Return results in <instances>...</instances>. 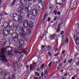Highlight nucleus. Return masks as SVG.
<instances>
[{
  "mask_svg": "<svg viewBox=\"0 0 79 79\" xmlns=\"http://www.w3.org/2000/svg\"><path fill=\"white\" fill-rule=\"evenodd\" d=\"M24 41L22 40V39L20 40V41L19 42V44L20 45V47L19 48V50H21V49H23L24 48Z\"/></svg>",
  "mask_w": 79,
  "mask_h": 79,
  "instance_id": "6e6552de",
  "label": "nucleus"
},
{
  "mask_svg": "<svg viewBox=\"0 0 79 79\" xmlns=\"http://www.w3.org/2000/svg\"><path fill=\"white\" fill-rule=\"evenodd\" d=\"M32 0H22L21 1V4L22 5H25V4H27V3L28 2H31Z\"/></svg>",
  "mask_w": 79,
  "mask_h": 79,
  "instance_id": "9b49d317",
  "label": "nucleus"
},
{
  "mask_svg": "<svg viewBox=\"0 0 79 79\" xmlns=\"http://www.w3.org/2000/svg\"><path fill=\"white\" fill-rule=\"evenodd\" d=\"M54 13L55 15H56V14H57V12L56 11H54Z\"/></svg>",
  "mask_w": 79,
  "mask_h": 79,
  "instance_id": "4c0bfd02",
  "label": "nucleus"
},
{
  "mask_svg": "<svg viewBox=\"0 0 79 79\" xmlns=\"http://www.w3.org/2000/svg\"><path fill=\"white\" fill-rule=\"evenodd\" d=\"M16 0H14L12 1V3L10 4V5L11 6H14L15 5V3H16Z\"/></svg>",
  "mask_w": 79,
  "mask_h": 79,
  "instance_id": "aec40b11",
  "label": "nucleus"
},
{
  "mask_svg": "<svg viewBox=\"0 0 79 79\" xmlns=\"http://www.w3.org/2000/svg\"><path fill=\"white\" fill-rule=\"evenodd\" d=\"M48 54L50 55V52H49L48 53Z\"/></svg>",
  "mask_w": 79,
  "mask_h": 79,
  "instance_id": "338daca9",
  "label": "nucleus"
},
{
  "mask_svg": "<svg viewBox=\"0 0 79 79\" xmlns=\"http://www.w3.org/2000/svg\"><path fill=\"white\" fill-rule=\"evenodd\" d=\"M38 14V10L34 9L31 12L29 10L27 11V17L29 19H35Z\"/></svg>",
  "mask_w": 79,
  "mask_h": 79,
  "instance_id": "f03ea898",
  "label": "nucleus"
},
{
  "mask_svg": "<svg viewBox=\"0 0 79 79\" xmlns=\"http://www.w3.org/2000/svg\"><path fill=\"white\" fill-rule=\"evenodd\" d=\"M11 50V51H8L6 52H11L12 50H13V48L11 47H10L9 46L6 47L5 49H2L1 50V52L0 53V59L2 61V63H5L7 62V59H6V55L5 54V50Z\"/></svg>",
  "mask_w": 79,
  "mask_h": 79,
  "instance_id": "f257e3e1",
  "label": "nucleus"
},
{
  "mask_svg": "<svg viewBox=\"0 0 79 79\" xmlns=\"http://www.w3.org/2000/svg\"><path fill=\"white\" fill-rule=\"evenodd\" d=\"M41 75L42 77H43L44 76V72H42L41 73Z\"/></svg>",
  "mask_w": 79,
  "mask_h": 79,
  "instance_id": "79ce46f5",
  "label": "nucleus"
},
{
  "mask_svg": "<svg viewBox=\"0 0 79 79\" xmlns=\"http://www.w3.org/2000/svg\"><path fill=\"white\" fill-rule=\"evenodd\" d=\"M71 71H73V68H72L71 69Z\"/></svg>",
  "mask_w": 79,
  "mask_h": 79,
  "instance_id": "774afa93",
  "label": "nucleus"
},
{
  "mask_svg": "<svg viewBox=\"0 0 79 79\" xmlns=\"http://www.w3.org/2000/svg\"><path fill=\"white\" fill-rule=\"evenodd\" d=\"M26 5H25V6H25V11L26 10Z\"/></svg>",
  "mask_w": 79,
  "mask_h": 79,
  "instance_id": "680f3d73",
  "label": "nucleus"
},
{
  "mask_svg": "<svg viewBox=\"0 0 79 79\" xmlns=\"http://www.w3.org/2000/svg\"><path fill=\"white\" fill-rule=\"evenodd\" d=\"M69 42V39L68 38H66V43H67V44H68V42Z\"/></svg>",
  "mask_w": 79,
  "mask_h": 79,
  "instance_id": "7c9ffc66",
  "label": "nucleus"
},
{
  "mask_svg": "<svg viewBox=\"0 0 79 79\" xmlns=\"http://www.w3.org/2000/svg\"><path fill=\"white\" fill-rule=\"evenodd\" d=\"M44 66H45V64H42V66H41L40 67V69H43V68H44Z\"/></svg>",
  "mask_w": 79,
  "mask_h": 79,
  "instance_id": "393cba45",
  "label": "nucleus"
},
{
  "mask_svg": "<svg viewBox=\"0 0 79 79\" xmlns=\"http://www.w3.org/2000/svg\"><path fill=\"white\" fill-rule=\"evenodd\" d=\"M4 26L5 27L4 29H9V28H11L12 26H14V25L13 24L12 26H10L9 22H6L4 24Z\"/></svg>",
  "mask_w": 79,
  "mask_h": 79,
  "instance_id": "1a4fd4ad",
  "label": "nucleus"
},
{
  "mask_svg": "<svg viewBox=\"0 0 79 79\" xmlns=\"http://www.w3.org/2000/svg\"><path fill=\"white\" fill-rule=\"evenodd\" d=\"M65 60H64V63H66L67 59L66 58H65Z\"/></svg>",
  "mask_w": 79,
  "mask_h": 79,
  "instance_id": "49530a36",
  "label": "nucleus"
},
{
  "mask_svg": "<svg viewBox=\"0 0 79 79\" xmlns=\"http://www.w3.org/2000/svg\"><path fill=\"white\" fill-rule=\"evenodd\" d=\"M56 19H57V17L56 16L55 17L54 19V21H55L56 20Z\"/></svg>",
  "mask_w": 79,
  "mask_h": 79,
  "instance_id": "58836bf2",
  "label": "nucleus"
},
{
  "mask_svg": "<svg viewBox=\"0 0 79 79\" xmlns=\"http://www.w3.org/2000/svg\"><path fill=\"white\" fill-rule=\"evenodd\" d=\"M8 15V14L6 13H4L3 14H1L0 15L1 16H3V15Z\"/></svg>",
  "mask_w": 79,
  "mask_h": 79,
  "instance_id": "2f4dec72",
  "label": "nucleus"
},
{
  "mask_svg": "<svg viewBox=\"0 0 79 79\" xmlns=\"http://www.w3.org/2000/svg\"><path fill=\"white\" fill-rule=\"evenodd\" d=\"M58 54L57 53L56 54H55V56H58Z\"/></svg>",
  "mask_w": 79,
  "mask_h": 79,
  "instance_id": "6e6d98bb",
  "label": "nucleus"
},
{
  "mask_svg": "<svg viewBox=\"0 0 79 79\" xmlns=\"http://www.w3.org/2000/svg\"><path fill=\"white\" fill-rule=\"evenodd\" d=\"M53 38H54V37H53V36L52 35H51L49 36V38L50 39H53Z\"/></svg>",
  "mask_w": 79,
  "mask_h": 79,
  "instance_id": "c756f323",
  "label": "nucleus"
},
{
  "mask_svg": "<svg viewBox=\"0 0 79 79\" xmlns=\"http://www.w3.org/2000/svg\"><path fill=\"white\" fill-rule=\"evenodd\" d=\"M5 35L3 34H3L2 33L0 34V38L1 39H3L5 37Z\"/></svg>",
  "mask_w": 79,
  "mask_h": 79,
  "instance_id": "a211bd4d",
  "label": "nucleus"
},
{
  "mask_svg": "<svg viewBox=\"0 0 79 79\" xmlns=\"http://www.w3.org/2000/svg\"><path fill=\"white\" fill-rule=\"evenodd\" d=\"M12 78L13 79H15V77L14 75H12Z\"/></svg>",
  "mask_w": 79,
  "mask_h": 79,
  "instance_id": "ea45409f",
  "label": "nucleus"
},
{
  "mask_svg": "<svg viewBox=\"0 0 79 79\" xmlns=\"http://www.w3.org/2000/svg\"><path fill=\"white\" fill-rule=\"evenodd\" d=\"M58 61H59V63H60V62H61V61H60V60H58Z\"/></svg>",
  "mask_w": 79,
  "mask_h": 79,
  "instance_id": "69168bd1",
  "label": "nucleus"
},
{
  "mask_svg": "<svg viewBox=\"0 0 79 79\" xmlns=\"http://www.w3.org/2000/svg\"><path fill=\"white\" fill-rule=\"evenodd\" d=\"M77 65H79V60L76 63Z\"/></svg>",
  "mask_w": 79,
  "mask_h": 79,
  "instance_id": "a18cd8bd",
  "label": "nucleus"
},
{
  "mask_svg": "<svg viewBox=\"0 0 79 79\" xmlns=\"http://www.w3.org/2000/svg\"><path fill=\"white\" fill-rule=\"evenodd\" d=\"M50 20H51L50 18V17H48V20H47V21H48V22L50 21Z\"/></svg>",
  "mask_w": 79,
  "mask_h": 79,
  "instance_id": "37998d69",
  "label": "nucleus"
},
{
  "mask_svg": "<svg viewBox=\"0 0 79 79\" xmlns=\"http://www.w3.org/2000/svg\"><path fill=\"white\" fill-rule=\"evenodd\" d=\"M45 47V46L44 45H43L42 46V47L41 48H44Z\"/></svg>",
  "mask_w": 79,
  "mask_h": 79,
  "instance_id": "09e8293b",
  "label": "nucleus"
},
{
  "mask_svg": "<svg viewBox=\"0 0 79 79\" xmlns=\"http://www.w3.org/2000/svg\"><path fill=\"white\" fill-rule=\"evenodd\" d=\"M29 66L28 65H27L26 66V68L27 69H28V68H29Z\"/></svg>",
  "mask_w": 79,
  "mask_h": 79,
  "instance_id": "c03bdc74",
  "label": "nucleus"
},
{
  "mask_svg": "<svg viewBox=\"0 0 79 79\" xmlns=\"http://www.w3.org/2000/svg\"><path fill=\"white\" fill-rule=\"evenodd\" d=\"M57 22H56V23H55L53 25V27H54V26H57Z\"/></svg>",
  "mask_w": 79,
  "mask_h": 79,
  "instance_id": "bb28decb",
  "label": "nucleus"
},
{
  "mask_svg": "<svg viewBox=\"0 0 79 79\" xmlns=\"http://www.w3.org/2000/svg\"><path fill=\"white\" fill-rule=\"evenodd\" d=\"M59 66H60V67L61 66H62V64L61 63L60 64H59Z\"/></svg>",
  "mask_w": 79,
  "mask_h": 79,
  "instance_id": "13d9d810",
  "label": "nucleus"
},
{
  "mask_svg": "<svg viewBox=\"0 0 79 79\" xmlns=\"http://www.w3.org/2000/svg\"><path fill=\"white\" fill-rule=\"evenodd\" d=\"M15 53L17 54V55L19 60H22V58H23V55H22V53H24L26 55H27V54H28V52L26 51H24L23 52L21 53L18 52V51H16L15 52Z\"/></svg>",
  "mask_w": 79,
  "mask_h": 79,
  "instance_id": "39448f33",
  "label": "nucleus"
},
{
  "mask_svg": "<svg viewBox=\"0 0 79 79\" xmlns=\"http://www.w3.org/2000/svg\"><path fill=\"white\" fill-rule=\"evenodd\" d=\"M64 33V31H61L60 34L61 35H62V34H63Z\"/></svg>",
  "mask_w": 79,
  "mask_h": 79,
  "instance_id": "de8ad7c7",
  "label": "nucleus"
},
{
  "mask_svg": "<svg viewBox=\"0 0 79 79\" xmlns=\"http://www.w3.org/2000/svg\"><path fill=\"white\" fill-rule=\"evenodd\" d=\"M37 63H34L33 64H31L30 66V69L31 71H33L34 69V65L35 64Z\"/></svg>",
  "mask_w": 79,
  "mask_h": 79,
  "instance_id": "2eb2a0df",
  "label": "nucleus"
},
{
  "mask_svg": "<svg viewBox=\"0 0 79 79\" xmlns=\"http://www.w3.org/2000/svg\"><path fill=\"white\" fill-rule=\"evenodd\" d=\"M12 16L13 20L14 21V22H13V25H14V27L16 26V23H17L16 20L18 19V18H19V16L17 14H15L13 15Z\"/></svg>",
  "mask_w": 79,
  "mask_h": 79,
  "instance_id": "423d86ee",
  "label": "nucleus"
},
{
  "mask_svg": "<svg viewBox=\"0 0 79 79\" xmlns=\"http://www.w3.org/2000/svg\"><path fill=\"white\" fill-rule=\"evenodd\" d=\"M37 71H40V68L39 67L37 68Z\"/></svg>",
  "mask_w": 79,
  "mask_h": 79,
  "instance_id": "603ef678",
  "label": "nucleus"
},
{
  "mask_svg": "<svg viewBox=\"0 0 79 79\" xmlns=\"http://www.w3.org/2000/svg\"><path fill=\"white\" fill-rule=\"evenodd\" d=\"M46 34H47V32H46V31H45L44 33V35H46Z\"/></svg>",
  "mask_w": 79,
  "mask_h": 79,
  "instance_id": "864d4df0",
  "label": "nucleus"
},
{
  "mask_svg": "<svg viewBox=\"0 0 79 79\" xmlns=\"http://www.w3.org/2000/svg\"><path fill=\"white\" fill-rule=\"evenodd\" d=\"M64 76H68V74H67V73H65L64 74Z\"/></svg>",
  "mask_w": 79,
  "mask_h": 79,
  "instance_id": "3c124183",
  "label": "nucleus"
},
{
  "mask_svg": "<svg viewBox=\"0 0 79 79\" xmlns=\"http://www.w3.org/2000/svg\"><path fill=\"white\" fill-rule=\"evenodd\" d=\"M8 72H6V73L4 74L3 76L4 77H8Z\"/></svg>",
  "mask_w": 79,
  "mask_h": 79,
  "instance_id": "412c9836",
  "label": "nucleus"
},
{
  "mask_svg": "<svg viewBox=\"0 0 79 79\" xmlns=\"http://www.w3.org/2000/svg\"><path fill=\"white\" fill-rule=\"evenodd\" d=\"M44 3H45V1L43 0L41 3V6H44Z\"/></svg>",
  "mask_w": 79,
  "mask_h": 79,
  "instance_id": "a878e982",
  "label": "nucleus"
},
{
  "mask_svg": "<svg viewBox=\"0 0 79 79\" xmlns=\"http://www.w3.org/2000/svg\"><path fill=\"white\" fill-rule=\"evenodd\" d=\"M74 77L75 78H76V77H77V76L74 75V77Z\"/></svg>",
  "mask_w": 79,
  "mask_h": 79,
  "instance_id": "0e129e2a",
  "label": "nucleus"
},
{
  "mask_svg": "<svg viewBox=\"0 0 79 79\" xmlns=\"http://www.w3.org/2000/svg\"><path fill=\"white\" fill-rule=\"evenodd\" d=\"M3 73H4V72H3V71H1V72H0V74L2 76L3 74Z\"/></svg>",
  "mask_w": 79,
  "mask_h": 79,
  "instance_id": "72a5a7b5",
  "label": "nucleus"
},
{
  "mask_svg": "<svg viewBox=\"0 0 79 79\" xmlns=\"http://www.w3.org/2000/svg\"><path fill=\"white\" fill-rule=\"evenodd\" d=\"M58 48H56V49L55 50V51L56 52V51H58Z\"/></svg>",
  "mask_w": 79,
  "mask_h": 79,
  "instance_id": "4d7b16f0",
  "label": "nucleus"
},
{
  "mask_svg": "<svg viewBox=\"0 0 79 79\" xmlns=\"http://www.w3.org/2000/svg\"><path fill=\"white\" fill-rule=\"evenodd\" d=\"M28 21L27 20H25L23 21V26H25L26 25H27V26H26L24 28H27V27H29V28H31L33 26V23H32V22H29L28 23Z\"/></svg>",
  "mask_w": 79,
  "mask_h": 79,
  "instance_id": "20e7f679",
  "label": "nucleus"
},
{
  "mask_svg": "<svg viewBox=\"0 0 79 79\" xmlns=\"http://www.w3.org/2000/svg\"><path fill=\"white\" fill-rule=\"evenodd\" d=\"M71 78H72V79H75L74 77H72Z\"/></svg>",
  "mask_w": 79,
  "mask_h": 79,
  "instance_id": "e2e57ef3",
  "label": "nucleus"
},
{
  "mask_svg": "<svg viewBox=\"0 0 79 79\" xmlns=\"http://www.w3.org/2000/svg\"><path fill=\"white\" fill-rule=\"evenodd\" d=\"M52 35L53 36V37H56V33H54Z\"/></svg>",
  "mask_w": 79,
  "mask_h": 79,
  "instance_id": "f704fd0d",
  "label": "nucleus"
},
{
  "mask_svg": "<svg viewBox=\"0 0 79 79\" xmlns=\"http://www.w3.org/2000/svg\"><path fill=\"white\" fill-rule=\"evenodd\" d=\"M36 8L37 10H38V11L40 10V7L39 6V4H37L36 5Z\"/></svg>",
  "mask_w": 79,
  "mask_h": 79,
  "instance_id": "6ab92c4d",
  "label": "nucleus"
},
{
  "mask_svg": "<svg viewBox=\"0 0 79 79\" xmlns=\"http://www.w3.org/2000/svg\"><path fill=\"white\" fill-rule=\"evenodd\" d=\"M35 74L36 76H40V74L37 72H35Z\"/></svg>",
  "mask_w": 79,
  "mask_h": 79,
  "instance_id": "b1692460",
  "label": "nucleus"
},
{
  "mask_svg": "<svg viewBox=\"0 0 79 79\" xmlns=\"http://www.w3.org/2000/svg\"><path fill=\"white\" fill-rule=\"evenodd\" d=\"M26 28H27L23 27L21 29L20 32L19 33L20 36L21 37H23V38H24L26 35H29L31 34V31L30 29L27 30L25 32V34H24V31L25 29H26Z\"/></svg>",
  "mask_w": 79,
  "mask_h": 79,
  "instance_id": "7ed1b4c3",
  "label": "nucleus"
},
{
  "mask_svg": "<svg viewBox=\"0 0 79 79\" xmlns=\"http://www.w3.org/2000/svg\"><path fill=\"white\" fill-rule=\"evenodd\" d=\"M64 70L63 69H61L60 70V72L61 73H63V72L64 71Z\"/></svg>",
  "mask_w": 79,
  "mask_h": 79,
  "instance_id": "bf43d9fd",
  "label": "nucleus"
},
{
  "mask_svg": "<svg viewBox=\"0 0 79 79\" xmlns=\"http://www.w3.org/2000/svg\"><path fill=\"white\" fill-rule=\"evenodd\" d=\"M77 37H79V32H77Z\"/></svg>",
  "mask_w": 79,
  "mask_h": 79,
  "instance_id": "c9c22d12",
  "label": "nucleus"
},
{
  "mask_svg": "<svg viewBox=\"0 0 79 79\" xmlns=\"http://www.w3.org/2000/svg\"><path fill=\"white\" fill-rule=\"evenodd\" d=\"M19 17L22 19H24L25 18V14L24 12H22L20 13Z\"/></svg>",
  "mask_w": 79,
  "mask_h": 79,
  "instance_id": "4468645a",
  "label": "nucleus"
},
{
  "mask_svg": "<svg viewBox=\"0 0 79 79\" xmlns=\"http://www.w3.org/2000/svg\"><path fill=\"white\" fill-rule=\"evenodd\" d=\"M58 0H56L55 1H56V3H57V4H58V5H60L61 6H63V4L62 3H57V1Z\"/></svg>",
  "mask_w": 79,
  "mask_h": 79,
  "instance_id": "4be33fe9",
  "label": "nucleus"
},
{
  "mask_svg": "<svg viewBox=\"0 0 79 79\" xmlns=\"http://www.w3.org/2000/svg\"><path fill=\"white\" fill-rule=\"evenodd\" d=\"M47 16V15H44V18H43V23H42L43 25H44V24H45V18Z\"/></svg>",
  "mask_w": 79,
  "mask_h": 79,
  "instance_id": "f3484780",
  "label": "nucleus"
},
{
  "mask_svg": "<svg viewBox=\"0 0 79 79\" xmlns=\"http://www.w3.org/2000/svg\"><path fill=\"white\" fill-rule=\"evenodd\" d=\"M13 30L11 29L9 30L8 29H3V34L5 37H6L8 35H11V34L10 33H13Z\"/></svg>",
  "mask_w": 79,
  "mask_h": 79,
  "instance_id": "0eeeda50",
  "label": "nucleus"
},
{
  "mask_svg": "<svg viewBox=\"0 0 79 79\" xmlns=\"http://www.w3.org/2000/svg\"><path fill=\"white\" fill-rule=\"evenodd\" d=\"M52 62H50V63L48 64V67H50L51 66V65H52Z\"/></svg>",
  "mask_w": 79,
  "mask_h": 79,
  "instance_id": "473e14b6",
  "label": "nucleus"
},
{
  "mask_svg": "<svg viewBox=\"0 0 79 79\" xmlns=\"http://www.w3.org/2000/svg\"><path fill=\"white\" fill-rule=\"evenodd\" d=\"M28 5L30 6H31V5H32V3H28Z\"/></svg>",
  "mask_w": 79,
  "mask_h": 79,
  "instance_id": "8fccbe9b",
  "label": "nucleus"
},
{
  "mask_svg": "<svg viewBox=\"0 0 79 79\" xmlns=\"http://www.w3.org/2000/svg\"><path fill=\"white\" fill-rule=\"evenodd\" d=\"M64 53H65V51H62V54H64Z\"/></svg>",
  "mask_w": 79,
  "mask_h": 79,
  "instance_id": "5fc2aeb1",
  "label": "nucleus"
},
{
  "mask_svg": "<svg viewBox=\"0 0 79 79\" xmlns=\"http://www.w3.org/2000/svg\"><path fill=\"white\" fill-rule=\"evenodd\" d=\"M24 19H22V18H21V17H19V19L18 20V22L19 24H22L23 23V20Z\"/></svg>",
  "mask_w": 79,
  "mask_h": 79,
  "instance_id": "dca6fc26",
  "label": "nucleus"
},
{
  "mask_svg": "<svg viewBox=\"0 0 79 79\" xmlns=\"http://www.w3.org/2000/svg\"><path fill=\"white\" fill-rule=\"evenodd\" d=\"M72 61H73V59H71L70 60H69V63H71Z\"/></svg>",
  "mask_w": 79,
  "mask_h": 79,
  "instance_id": "e433bc0d",
  "label": "nucleus"
},
{
  "mask_svg": "<svg viewBox=\"0 0 79 79\" xmlns=\"http://www.w3.org/2000/svg\"><path fill=\"white\" fill-rule=\"evenodd\" d=\"M13 35H14V37H13L12 38V40L15 42H17L18 40V35L16 33H13Z\"/></svg>",
  "mask_w": 79,
  "mask_h": 79,
  "instance_id": "9d476101",
  "label": "nucleus"
},
{
  "mask_svg": "<svg viewBox=\"0 0 79 79\" xmlns=\"http://www.w3.org/2000/svg\"><path fill=\"white\" fill-rule=\"evenodd\" d=\"M57 14L58 15H61V13H60V12L58 11V13H57Z\"/></svg>",
  "mask_w": 79,
  "mask_h": 79,
  "instance_id": "a19ab883",
  "label": "nucleus"
},
{
  "mask_svg": "<svg viewBox=\"0 0 79 79\" xmlns=\"http://www.w3.org/2000/svg\"><path fill=\"white\" fill-rule=\"evenodd\" d=\"M44 75H47L48 74V73H47V70H44Z\"/></svg>",
  "mask_w": 79,
  "mask_h": 79,
  "instance_id": "c85d7f7f",
  "label": "nucleus"
},
{
  "mask_svg": "<svg viewBox=\"0 0 79 79\" xmlns=\"http://www.w3.org/2000/svg\"><path fill=\"white\" fill-rule=\"evenodd\" d=\"M39 78L37 77H35L34 79H39Z\"/></svg>",
  "mask_w": 79,
  "mask_h": 79,
  "instance_id": "052dcab7",
  "label": "nucleus"
},
{
  "mask_svg": "<svg viewBox=\"0 0 79 79\" xmlns=\"http://www.w3.org/2000/svg\"><path fill=\"white\" fill-rule=\"evenodd\" d=\"M24 8V6L23 5L21 6L19 8H18V13H21L22 11H23Z\"/></svg>",
  "mask_w": 79,
  "mask_h": 79,
  "instance_id": "f8f14e48",
  "label": "nucleus"
},
{
  "mask_svg": "<svg viewBox=\"0 0 79 79\" xmlns=\"http://www.w3.org/2000/svg\"><path fill=\"white\" fill-rule=\"evenodd\" d=\"M60 31V28L58 27L56 29V33H59Z\"/></svg>",
  "mask_w": 79,
  "mask_h": 79,
  "instance_id": "5701e85b",
  "label": "nucleus"
},
{
  "mask_svg": "<svg viewBox=\"0 0 79 79\" xmlns=\"http://www.w3.org/2000/svg\"><path fill=\"white\" fill-rule=\"evenodd\" d=\"M45 50L47 51H51L52 50V47L51 46H47L45 48Z\"/></svg>",
  "mask_w": 79,
  "mask_h": 79,
  "instance_id": "ddd939ff",
  "label": "nucleus"
},
{
  "mask_svg": "<svg viewBox=\"0 0 79 79\" xmlns=\"http://www.w3.org/2000/svg\"><path fill=\"white\" fill-rule=\"evenodd\" d=\"M7 54L9 56H11V57H12V56H13V54L11 53H8Z\"/></svg>",
  "mask_w": 79,
  "mask_h": 79,
  "instance_id": "cd10ccee",
  "label": "nucleus"
}]
</instances>
